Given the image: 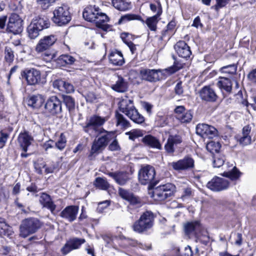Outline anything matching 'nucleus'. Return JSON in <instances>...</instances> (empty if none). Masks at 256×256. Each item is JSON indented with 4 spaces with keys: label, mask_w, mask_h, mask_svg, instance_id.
Returning a JSON list of instances; mask_svg holds the SVG:
<instances>
[{
    "label": "nucleus",
    "mask_w": 256,
    "mask_h": 256,
    "mask_svg": "<svg viewBox=\"0 0 256 256\" xmlns=\"http://www.w3.org/2000/svg\"><path fill=\"white\" fill-rule=\"evenodd\" d=\"M106 120L105 118L94 114L86 120V125L82 127L84 131L91 136L94 137L100 134H102L93 142L90 156L100 152L106 146L109 142L115 138L114 132H108L102 127Z\"/></svg>",
    "instance_id": "f257e3e1"
},
{
    "label": "nucleus",
    "mask_w": 256,
    "mask_h": 256,
    "mask_svg": "<svg viewBox=\"0 0 256 256\" xmlns=\"http://www.w3.org/2000/svg\"><path fill=\"white\" fill-rule=\"evenodd\" d=\"M84 18L87 21L94 22L97 27L106 30L108 28L106 22L109 18L106 14L101 12L100 9L96 6H90L84 10L82 14Z\"/></svg>",
    "instance_id": "f03ea898"
},
{
    "label": "nucleus",
    "mask_w": 256,
    "mask_h": 256,
    "mask_svg": "<svg viewBox=\"0 0 256 256\" xmlns=\"http://www.w3.org/2000/svg\"><path fill=\"white\" fill-rule=\"evenodd\" d=\"M120 110L134 122L141 124L144 122V118L135 108L133 102L128 98L122 100L118 103Z\"/></svg>",
    "instance_id": "7ed1b4c3"
},
{
    "label": "nucleus",
    "mask_w": 256,
    "mask_h": 256,
    "mask_svg": "<svg viewBox=\"0 0 256 256\" xmlns=\"http://www.w3.org/2000/svg\"><path fill=\"white\" fill-rule=\"evenodd\" d=\"M154 218V214L151 212L146 211L144 212L140 218L134 224L133 230L139 234L147 231L152 226Z\"/></svg>",
    "instance_id": "20e7f679"
},
{
    "label": "nucleus",
    "mask_w": 256,
    "mask_h": 256,
    "mask_svg": "<svg viewBox=\"0 0 256 256\" xmlns=\"http://www.w3.org/2000/svg\"><path fill=\"white\" fill-rule=\"evenodd\" d=\"M52 22L58 26H64L71 20L72 16L68 6L62 5L56 8L53 12Z\"/></svg>",
    "instance_id": "39448f33"
},
{
    "label": "nucleus",
    "mask_w": 256,
    "mask_h": 256,
    "mask_svg": "<svg viewBox=\"0 0 256 256\" xmlns=\"http://www.w3.org/2000/svg\"><path fill=\"white\" fill-rule=\"evenodd\" d=\"M42 226L40 222L36 218H28L22 220L20 226V235L26 238L36 232Z\"/></svg>",
    "instance_id": "423d86ee"
},
{
    "label": "nucleus",
    "mask_w": 256,
    "mask_h": 256,
    "mask_svg": "<svg viewBox=\"0 0 256 256\" xmlns=\"http://www.w3.org/2000/svg\"><path fill=\"white\" fill-rule=\"evenodd\" d=\"M48 22L44 18L36 16L34 18L27 28L28 36L31 39H34L39 35V32L44 28L48 27Z\"/></svg>",
    "instance_id": "0eeeda50"
},
{
    "label": "nucleus",
    "mask_w": 256,
    "mask_h": 256,
    "mask_svg": "<svg viewBox=\"0 0 256 256\" xmlns=\"http://www.w3.org/2000/svg\"><path fill=\"white\" fill-rule=\"evenodd\" d=\"M174 188L170 183L160 185L154 188L152 197L155 200L164 201L174 194Z\"/></svg>",
    "instance_id": "6e6552de"
},
{
    "label": "nucleus",
    "mask_w": 256,
    "mask_h": 256,
    "mask_svg": "<svg viewBox=\"0 0 256 256\" xmlns=\"http://www.w3.org/2000/svg\"><path fill=\"white\" fill-rule=\"evenodd\" d=\"M155 174L154 168L150 165H146L140 168L138 172L139 181L143 185L148 184L150 186H154L156 184L154 179Z\"/></svg>",
    "instance_id": "1a4fd4ad"
},
{
    "label": "nucleus",
    "mask_w": 256,
    "mask_h": 256,
    "mask_svg": "<svg viewBox=\"0 0 256 256\" xmlns=\"http://www.w3.org/2000/svg\"><path fill=\"white\" fill-rule=\"evenodd\" d=\"M21 75L26 80L28 85L34 86L46 82L42 80L40 72L34 68L24 70L22 72Z\"/></svg>",
    "instance_id": "9d476101"
},
{
    "label": "nucleus",
    "mask_w": 256,
    "mask_h": 256,
    "mask_svg": "<svg viewBox=\"0 0 256 256\" xmlns=\"http://www.w3.org/2000/svg\"><path fill=\"white\" fill-rule=\"evenodd\" d=\"M6 30L14 34H20L23 30V20L16 14H12L8 18Z\"/></svg>",
    "instance_id": "9b49d317"
},
{
    "label": "nucleus",
    "mask_w": 256,
    "mask_h": 256,
    "mask_svg": "<svg viewBox=\"0 0 256 256\" xmlns=\"http://www.w3.org/2000/svg\"><path fill=\"white\" fill-rule=\"evenodd\" d=\"M170 166L176 171H187L194 168V160L192 157L186 156L182 159L172 162Z\"/></svg>",
    "instance_id": "f8f14e48"
},
{
    "label": "nucleus",
    "mask_w": 256,
    "mask_h": 256,
    "mask_svg": "<svg viewBox=\"0 0 256 256\" xmlns=\"http://www.w3.org/2000/svg\"><path fill=\"white\" fill-rule=\"evenodd\" d=\"M46 112L54 116L62 112V102L56 96L49 98L44 104Z\"/></svg>",
    "instance_id": "ddd939ff"
},
{
    "label": "nucleus",
    "mask_w": 256,
    "mask_h": 256,
    "mask_svg": "<svg viewBox=\"0 0 256 256\" xmlns=\"http://www.w3.org/2000/svg\"><path fill=\"white\" fill-rule=\"evenodd\" d=\"M230 184L228 180L215 176L207 183L206 186L212 191L220 192L228 188Z\"/></svg>",
    "instance_id": "4468645a"
},
{
    "label": "nucleus",
    "mask_w": 256,
    "mask_h": 256,
    "mask_svg": "<svg viewBox=\"0 0 256 256\" xmlns=\"http://www.w3.org/2000/svg\"><path fill=\"white\" fill-rule=\"evenodd\" d=\"M218 130L205 124H199L196 126V133L204 138H212L218 135Z\"/></svg>",
    "instance_id": "2eb2a0df"
},
{
    "label": "nucleus",
    "mask_w": 256,
    "mask_h": 256,
    "mask_svg": "<svg viewBox=\"0 0 256 256\" xmlns=\"http://www.w3.org/2000/svg\"><path fill=\"white\" fill-rule=\"evenodd\" d=\"M161 70L142 68L140 72L142 80L154 82L160 80L162 77L160 76Z\"/></svg>",
    "instance_id": "dca6fc26"
},
{
    "label": "nucleus",
    "mask_w": 256,
    "mask_h": 256,
    "mask_svg": "<svg viewBox=\"0 0 256 256\" xmlns=\"http://www.w3.org/2000/svg\"><path fill=\"white\" fill-rule=\"evenodd\" d=\"M200 98L205 102H214L217 100L218 96L214 88L210 86L203 87L199 92Z\"/></svg>",
    "instance_id": "f3484780"
},
{
    "label": "nucleus",
    "mask_w": 256,
    "mask_h": 256,
    "mask_svg": "<svg viewBox=\"0 0 256 256\" xmlns=\"http://www.w3.org/2000/svg\"><path fill=\"white\" fill-rule=\"evenodd\" d=\"M85 242L84 238H70L66 241L64 246L61 248V252L64 254H66L72 250L79 248Z\"/></svg>",
    "instance_id": "a211bd4d"
},
{
    "label": "nucleus",
    "mask_w": 256,
    "mask_h": 256,
    "mask_svg": "<svg viewBox=\"0 0 256 256\" xmlns=\"http://www.w3.org/2000/svg\"><path fill=\"white\" fill-rule=\"evenodd\" d=\"M56 40L57 38L54 35L45 36L37 44L36 50L38 52H42L52 46Z\"/></svg>",
    "instance_id": "6ab92c4d"
},
{
    "label": "nucleus",
    "mask_w": 256,
    "mask_h": 256,
    "mask_svg": "<svg viewBox=\"0 0 256 256\" xmlns=\"http://www.w3.org/2000/svg\"><path fill=\"white\" fill-rule=\"evenodd\" d=\"M78 210L79 208L78 206H68L62 211L60 216L71 222L76 219Z\"/></svg>",
    "instance_id": "aec40b11"
},
{
    "label": "nucleus",
    "mask_w": 256,
    "mask_h": 256,
    "mask_svg": "<svg viewBox=\"0 0 256 256\" xmlns=\"http://www.w3.org/2000/svg\"><path fill=\"white\" fill-rule=\"evenodd\" d=\"M174 48L180 57L187 59L192 54L190 47L183 40L177 42L174 45Z\"/></svg>",
    "instance_id": "412c9836"
},
{
    "label": "nucleus",
    "mask_w": 256,
    "mask_h": 256,
    "mask_svg": "<svg viewBox=\"0 0 256 256\" xmlns=\"http://www.w3.org/2000/svg\"><path fill=\"white\" fill-rule=\"evenodd\" d=\"M39 202L43 208L49 210L52 214H56L55 210L56 206L50 195L44 192L41 193L39 198Z\"/></svg>",
    "instance_id": "4be33fe9"
},
{
    "label": "nucleus",
    "mask_w": 256,
    "mask_h": 256,
    "mask_svg": "<svg viewBox=\"0 0 256 256\" xmlns=\"http://www.w3.org/2000/svg\"><path fill=\"white\" fill-rule=\"evenodd\" d=\"M34 139L28 132H20L18 138V142L22 150L26 152L28 147L31 144Z\"/></svg>",
    "instance_id": "5701e85b"
},
{
    "label": "nucleus",
    "mask_w": 256,
    "mask_h": 256,
    "mask_svg": "<svg viewBox=\"0 0 256 256\" xmlns=\"http://www.w3.org/2000/svg\"><path fill=\"white\" fill-rule=\"evenodd\" d=\"M108 176L112 178L119 185H125L130 180L128 172L124 171H118L114 172H109Z\"/></svg>",
    "instance_id": "b1692460"
},
{
    "label": "nucleus",
    "mask_w": 256,
    "mask_h": 256,
    "mask_svg": "<svg viewBox=\"0 0 256 256\" xmlns=\"http://www.w3.org/2000/svg\"><path fill=\"white\" fill-rule=\"evenodd\" d=\"M184 231L187 235H192L196 236H199L202 230V226L198 221L189 222L184 226Z\"/></svg>",
    "instance_id": "393cba45"
},
{
    "label": "nucleus",
    "mask_w": 256,
    "mask_h": 256,
    "mask_svg": "<svg viewBox=\"0 0 256 256\" xmlns=\"http://www.w3.org/2000/svg\"><path fill=\"white\" fill-rule=\"evenodd\" d=\"M182 138L179 136H170L164 146V148L167 152L172 154L174 152V146L182 142Z\"/></svg>",
    "instance_id": "a878e982"
},
{
    "label": "nucleus",
    "mask_w": 256,
    "mask_h": 256,
    "mask_svg": "<svg viewBox=\"0 0 256 256\" xmlns=\"http://www.w3.org/2000/svg\"><path fill=\"white\" fill-rule=\"evenodd\" d=\"M54 86L60 91H65L67 93H71L74 91V86L70 83L62 80H57L54 82Z\"/></svg>",
    "instance_id": "bb28decb"
},
{
    "label": "nucleus",
    "mask_w": 256,
    "mask_h": 256,
    "mask_svg": "<svg viewBox=\"0 0 256 256\" xmlns=\"http://www.w3.org/2000/svg\"><path fill=\"white\" fill-rule=\"evenodd\" d=\"M161 10L159 8L156 14L148 18L146 21H144L141 18L140 20L143 23H145L151 31L155 32L157 29V24L159 21L158 17L161 14Z\"/></svg>",
    "instance_id": "cd10ccee"
},
{
    "label": "nucleus",
    "mask_w": 256,
    "mask_h": 256,
    "mask_svg": "<svg viewBox=\"0 0 256 256\" xmlns=\"http://www.w3.org/2000/svg\"><path fill=\"white\" fill-rule=\"evenodd\" d=\"M142 141L146 146L150 148L158 150H161L162 148L160 140L150 134L144 136Z\"/></svg>",
    "instance_id": "c85d7f7f"
},
{
    "label": "nucleus",
    "mask_w": 256,
    "mask_h": 256,
    "mask_svg": "<svg viewBox=\"0 0 256 256\" xmlns=\"http://www.w3.org/2000/svg\"><path fill=\"white\" fill-rule=\"evenodd\" d=\"M44 102V98L41 94L30 96L27 100L28 105L35 108L41 107Z\"/></svg>",
    "instance_id": "c756f323"
},
{
    "label": "nucleus",
    "mask_w": 256,
    "mask_h": 256,
    "mask_svg": "<svg viewBox=\"0 0 256 256\" xmlns=\"http://www.w3.org/2000/svg\"><path fill=\"white\" fill-rule=\"evenodd\" d=\"M251 127L249 125L244 126L242 128V136L238 138V141L242 146H246L251 143V136L249 135Z\"/></svg>",
    "instance_id": "7c9ffc66"
},
{
    "label": "nucleus",
    "mask_w": 256,
    "mask_h": 256,
    "mask_svg": "<svg viewBox=\"0 0 256 256\" xmlns=\"http://www.w3.org/2000/svg\"><path fill=\"white\" fill-rule=\"evenodd\" d=\"M216 85L222 91L224 90L228 94L231 92L232 90V83L231 80L225 77H220Z\"/></svg>",
    "instance_id": "2f4dec72"
},
{
    "label": "nucleus",
    "mask_w": 256,
    "mask_h": 256,
    "mask_svg": "<svg viewBox=\"0 0 256 256\" xmlns=\"http://www.w3.org/2000/svg\"><path fill=\"white\" fill-rule=\"evenodd\" d=\"M109 60L110 62L114 66H121L124 62L122 52L118 51L112 52L109 56Z\"/></svg>",
    "instance_id": "473e14b6"
},
{
    "label": "nucleus",
    "mask_w": 256,
    "mask_h": 256,
    "mask_svg": "<svg viewBox=\"0 0 256 256\" xmlns=\"http://www.w3.org/2000/svg\"><path fill=\"white\" fill-rule=\"evenodd\" d=\"M113 90L118 92H124L128 89V84L124 78L118 76V79L116 83L112 86Z\"/></svg>",
    "instance_id": "72a5a7b5"
},
{
    "label": "nucleus",
    "mask_w": 256,
    "mask_h": 256,
    "mask_svg": "<svg viewBox=\"0 0 256 256\" xmlns=\"http://www.w3.org/2000/svg\"><path fill=\"white\" fill-rule=\"evenodd\" d=\"M112 6L118 10L126 11L130 8V4L124 0H112Z\"/></svg>",
    "instance_id": "f704fd0d"
},
{
    "label": "nucleus",
    "mask_w": 256,
    "mask_h": 256,
    "mask_svg": "<svg viewBox=\"0 0 256 256\" xmlns=\"http://www.w3.org/2000/svg\"><path fill=\"white\" fill-rule=\"evenodd\" d=\"M242 173L234 166L228 172H224L223 176L228 178L232 180H238L241 176Z\"/></svg>",
    "instance_id": "c9c22d12"
},
{
    "label": "nucleus",
    "mask_w": 256,
    "mask_h": 256,
    "mask_svg": "<svg viewBox=\"0 0 256 256\" xmlns=\"http://www.w3.org/2000/svg\"><path fill=\"white\" fill-rule=\"evenodd\" d=\"M58 63L64 66L66 64H72L76 61L74 58L69 54H62L57 60Z\"/></svg>",
    "instance_id": "e433bc0d"
},
{
    "label": "nucleus",
    "mask_w": 256,
    "mask_h": 256,
    "mask_svg": "<svg viewBox=\"0 0 256 256\" xmlns=\"http://www.w3.org/2000/svg\"><path fill=\"white\" fill-rule=\"evenodd\" d=\"M116 118L117 126H120L123 128H126L130 126V122L123 116L122 114L116 112Z\"/></svg>",
    "instance_id": "4c0bfd02"
},
{
    "label": "nucleus",
    "mask_w": 256,
    "mask_h": 256,
    "mask_svg": "<svg viewBox=\"0 0 256 256\" xmlns=\"http://www.w3.org/2000/svg\"><path fill=\"white\" fill-rule=\"evenodd\" d=\"M220 146V144L218 142L211 141L208 142L206 148L208 152L214 155L216 152H219Z\"/></svg>",
    "instance_id": "58836bf2"
},
{
    "label": "nucleus",
    "mask_w": 256,
    "mask_h": 256,
    "mask_svg": "<svg viewBox=\"0 0 256 256\" xmlns=\"http://www.w3.org/2000/svg\"><path fill=\"white\" fill-rule=\"evenodd\" d=\"M140 20V16L134 14H126L120 17L118 23V24H122L130 20Z\"/></svg>",
    "instance_id": "ea45409f"
},
{
    "label": "nucleus",
    "mask_w": 256,
    "mask_h": 256,
    "mask_svg": "<svg viewBox=\"0 0 256 256\" xmlns=\"http://www.w3.org/2000/svg\"><path fill=\"white\" fill-rule=\"evenodd\" d=\"M224 160L225 158L224 156L219 152H216V154L213 155V164L214 167L220 168L223 166Z\"/></svg>",
    "instance_id": "a19ab883"
},
{
    "label": "nucleus",
    "mask_w": 256,
    "mask_h": 256,
    "mask_svg": "<svg viewBox=\"0 0 256 256\" xmlns=\"http://www.w3.org/2000/svg\"><path fill=\"white\" fill-rule=\"evenodd\" d=\"M94 184L100 189L106 190L109 188V184L104 178L98 177L94 182Z\"/></svg>",
    "instance_id": "79ce46f5"
},
{
    "label": "nucleus",
    "mask_w": 256,
    "mask_h": 256,
    "mask_svg": "<svg viewBox=\"0 0 256 256\" xmlns=\"http://www.w3.org/2000/svg\"><path fill=\"white\" fill-rule=\"evenodd\" d=\"M237 66L234 64L224 66L220 69V72L222 74H233L236 73Z\"/></svg>",
    "instance_id": "37998d69"
},
{
    "label": "nucleus",
    "mask_w": 256,
    "mask_h": 256,
    "mask_svg": "<svg viewBox=\"0 0 256 256\" xmlns=\"http://www.w3.org/2000/svg\"><path fill=\"white\" fill-rule=\"evenodd\" d=\"M62 98L64 103L70 111L74 108L75 102L72 96L67 95H62Z\"/></svg>",
    "instance_id": "c03bdc74"
},
{
    "label": "nucleus",
    "mask_w": 256,
    "mask_h": 256,
    "mask_svg": "<svg viewBox=\"0 0 256 256\" xmlns=\"http://www.w3.org/2000/svg\"><path fill=\"white\" fill-rule=\"evenodd\" d=\"M176 23L174 20H171L167 25L166 29L163 30L162 33V37L164 38L167 35L172 34L173 31L176 27Z\"/></svg>",
    "instance_id": "a18cd8bd"
},
{
    "label": "nucleus",
    "mask_w": 256,
    "mask_h": 256,
    "mask_svg": "<svg viewBox=\"0 0 256 256\" xmlns=\"http://www.w3.org/2000/svg\"><path fill=\"white\" fill-rule=\"evenodd\" d=\"M192 112L190 110H186L180 115L178 120L182 123H188L192 120Z\"/></svg>",
    "instance_id": "49530a36"
},
{
    "label": "nucleus",
    "mask_w": 256,
    "mask_h": 256,
    "mask_svg": "<svg viewBox=\"0 0 256 256\" xmlns=\"http://www.w3.org/2000/svg\"><path fill=\"white\" fill-rule=\"evenodd\" d=\"M126 134L128 136L130 140H134L136 138L142 136L144 134V132L140 130L135 129L126 132Z\"/></svg>",
    "instance_id": "de8ad7c7"
},
{
    "label": "nucleus",
    "mask_w": 256,
    "mask_h": 256,
    "mask_svg": "<svg viewBox=\"0 0 256 256\" xmlns=\"http://www.w3.org/2000/svg\"><path fill=\"white\" fill-rule=\"evenodd\" d=\"M66 139L64 134H61L58 140L55 143L56 147L62 150L66 147Z\"/></svg>",
    "instance_id": "09e8293b"
},
{
    "label": "nucleus",
    "mask_w": 256,
    "mask_h": 256,
    "mask_svg": "<svg viewBox=\"0 0 256 256\" xmlns=\"http://www.w3.org/2000/svg\"><path fill=\"white\" fill-rule=\"evenodd\" d=\"M4 58L9 63L12 62L14 58V52L12 48L6 46L4 50Z\"/></svg>",
    "instance_id": "8fccbe9b"
},
{
    "label": "nucleus",
    "mask_w": 256,
    "mask_h": 256,
    "mask_svg": "<svg viewBox=\"0 0 256 256\" xmlns=\"http://www.w3.org/2000/svg\"><path fill=\"white\" fill-rule=\"evenodd\" d=\"M56 0H38L39 4L44 10L48 9L56 2Z\"/></svg>",
    "instance_id": "3c124183"
},
{
    "label": "nucleus",
    "mask_w": 256,
    "mask_h": 256,
    "mask_svg": "<svg viewBox=\"0 0 256 256\" xmlns=\"http://www.w3.org/2000/svg\"><path fill=\"white\" fill-rule=\"evenodd\" d=\"M177 72L176 70L173 66L168 67L164 70H161L160 75H162L164 76H169Z\"/></svg>",
    "instance_id": "603ef678"
},
{
    "label": "nucleus",
    "mask_w": 256,
    "mask_h": 256,
    "mask_svg": "<svg viewBox=\"0 0 256 256\" xmlns=\"http://www.w3.org/2000/svg\"><path fill=\"white\" fill-rule=\"evenodd\" d=\"M102 237L104 240L106 242V246H107L108 247L112 246L114 248L113 245L114 239L111 235L104 234L102 235Z\"/></svg>",
    "instance_id": "864d4df0"
},
{
    "label": "nucleus",
    "mask_w": 256,
    "mask_h": 256,
    "mask_svg": "<svg viewBox=\"0 0 256 256\" xmlns=\"http://www.w3.org/2000/svg\"><path fill=\"white\" fill-rule=\"evenodd\" d=\"M118 194L120 197L126 200L130 198V196L132 194V192H130L128 190H126L122 188H119Z\"/></svg>",
    "instance_id": "5fc2aeb1"
},
{
    "label": "nucleus",
    "mask_w": 256,
    "mask_h": 256,
    "mask_svg": "<svg viewBox=\"0 0 256 256\" xmlns=\"http://www.w3.org/2000/svg\"><path fill=\"white\" fill-rule=\"evenodd\" d=\"M216 4L214 6L216 10H218L220 8L224 7L230 2V0H216Z\"/></svg>",
    "instance_id": "6e6d98bb"
},
{
    "label": "nucleus",
    "mask_w": 256,
    "mask_h": 256,
    "mask_svg": "<svg viewBox=\"0 0 256 256\" xmlns=\"http://www.w3.org/2000/svg\"><path fill=\"white\" fill-rule=\"evenodd\" d=\"M110 205V201L105 200L98 203V210L100 212H102V210L106 208Z\"/></svg>",
    "instance_id": "4d7b16f0"
},
{
    "label": "nucleus",
    "mask_w": 256,
    "mask_h": 256,
    "mask_svg": "<svg viewBox=\"0 0 256 256\" xmlns=\"http://www.w3.org/2000/svg\"><path fill=\"white\" fill-rule=\"evenodd\" d=\"M174 92L176 94L182 95L184 92L182 82H179L176 84L174 88Z\"/></svg>",
    "instance_id": "13d9d810"
},
{
    "label": "nucleus",
    "mask_w": 256,
    "mask_h": 256,
    "mask_svg": "<svg viewBox=\"0 0 256 256\" xmlns=\"http://www.w3.org/2000/svg\"><path fill=\"white\" fill-rule=\"evenodd\" d=\"M85 98L86 102H92L96 100V97L93 92H89L86 94Z\"/></svg>",
    "instance_id": "bf43d9fd"
},
{
    "label": "nucleus",
    "mask_w": 256,
    "mask_h": 256,
    "mask_svg": "<svg viewBox=\"0 0 256 256\" xmlns=\"http://www.w3.org/2000/svg\"><path fill=\"white\" fill-rule=\"evenodd\" d=\"M130 204L133 205H136L140 204V201L138 198L135 196L133 194L130 196V198L128 200Z\"/></svg>",
    "instance_id": "052dcab7"
},
{
    "label": "nucleus",
    "mask_w": 256,
    "mask_h": 256,
    "mask_svg": "<svg viewBox=\"0 0 256 256\" xmlns=\"http://www.w3.org/2000/svg\"><path fill=\"white\" fill-rule=\"evenodd\" d=\"M108 148L112 151L118 150H120V146L118 145V142L116 140H114L108 146Z\"/></svg>",
    "instance_id": "680f3d73"
},
{
    "label": "nucleus",
    "mask_w": 256,
    "mask_h": 256,
    "mask_svg": "<svg viewBox=\"0 0 256 256\" xmlns=\"http://www.w3.org/2000/svg\"><path fill=\"white\" fill-rule=\"evenodd\" d=\"M8 137V134L5 132H1L0 136V148H2Z\"/></svg>",
    "instance_id": "e2e57ef3"
},
{
    "label": "nucleus",
    "mask_w": 256,
    "mask_h": 256,
    "mask_svg": "<svg viewBox=\"0 0 256 256\" xmlns=\"http://www.w3.org/2000/svg\"><path fill=\"white\" fill-rule=\"evenodd\" d=\"M174 112L176 114V118L178 119L180 115H182L184 112H186V109L184 106H177L175 108Z\"/></svg>",
    "instance_id": "0e129e2a"
},
{
    "label": "nucleus",
    "mask_w": 256,
    "mask_h": 256,
    "mask_svg": "<svg viewBox=\"0 0 256 256\" xmlns=\"http://www.w3.org/2000/svg\"><path fill=\"white\" fill-rule=\"evenodd\" d=\"M122 39L123 42L126 44H128V42H131L130 40V37H132V36L128 33L124 32L121 34L120 36Z\"/></svg>",
    "instance_id": "69168bd1"
},
{
    "label": "nucleus",
    "mask_w": 256,
    "mask_h": 256,
    "mask_svg": "<svg viewBox=\"0 0 256 256\" xmlns=\"http://www.w3.org/2000/svg\"><path fill=\"white\" fill-rule=\"evenodd\" d=\"M46 164L44 163L36 164H35L34 168L37 173L42 174V168L46 167Z\"/></svg>",
    "instance_id": "338daca9"
},
{
    "label": "nucleus",
    "mask_w": 256,
    "mask_h": 256,
    "mask_svg": "<svg viewBox=\"0 0 256 256\" xmlns=\"http://www.w3.org/2000/svg\"><path fill=\"white\" fill-rule=\"evenodd\" d=\"M248 76L250 80L256 83V68L250 72Z\"/></svg>",
    "instance_id": "774afa93"
}]
</instances>
